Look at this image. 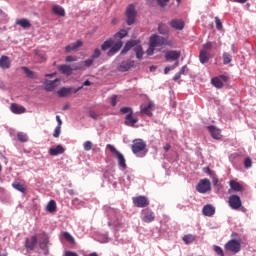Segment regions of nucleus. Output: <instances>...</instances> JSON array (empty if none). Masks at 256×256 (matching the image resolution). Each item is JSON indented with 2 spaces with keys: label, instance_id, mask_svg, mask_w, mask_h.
I'll return each instance as SVG.
<instances>
[{
  "label": "nucleus",
  "instance_id": "1",
  "mask_svg": "<svg viewBox=\"0 0 256 256\" xmlns=\"http://www.w3.org/2000/svg\"><path fill=\"white\" fill-rule=\"evenodd\" d=\"M133 51L136 53V57L141 60L143 59V55H145V52L143 51V47L141 46V41L139 40H129L123 50L122 53H127L128 51Z\"/></svg>",
  "mask_w": 256,
  "mask_h": 256
},
{
  "label": "nucleus",
  "instance_id": "2",
  "mask_svg": "<svg viewBox=\"0 0 256 256\" xmlns=\"http://www.w3.org/2000/svg\"><path fill=\"white\" fill-rule=\"evenodd\" d=\"M147 144L143 139H136L133 141V144L131 146L132 152L134 155H137V157H145L147 154Z\"/></svg>",
  "mask_w": 256,
  "mask_h": 256
},
{
  "label": "nucleus",
  "instance_id": "3",
  "mask_svg": "<svg viewBox=\"0 0 256 256\" xmlns=\"http://www.w3.org/2000/svg\"><path fill=\"white\" fill-rule=\"evenodd\" d=\"M106 149H109V151L114 155V157L117 158L119 167H122V169H127V163L125 162V156L115 146L112 144L106 145Z\"/></svg>",
  "mask_w": 256,
  "mask_h": 256
},
{
  "label": "nucleus",
  "instance_id": "4",
  "mask_svg": "<svg viewBox=\"0 0 256 256\" xmlns=\"http://www.w3.org/2000/svg\"><path fill=\"white\" fill-rule=\"evenodd\" d=\"M224 248L226 251H231V253H239L241 251V241L231 239L225 244Z\"/></svg>",
  "mask_w": 256,
  "mask_h": 256
},
{
  "label": "nucleus",
  "instance_id": "5",
  "mask_svg": "<svg viewBox=\"0 0 256 256\" xmlns=\"http://www.w3.org/2000/svg\"><path fill=\"white\" fill-rule=\"evenodd\" d=\"M196 190L198 193H207V191H211V181L207 178L200 180L196 186Z\"/></svg>",
  "mask_w": 256,
  "mask_h": 256
},
{
  "label": "nucleus",
  "instance_id": "6",
  "mask_svg": "<svg viewBox=\"0 0 256 256\" xmlns=\"http://www.w3.org/2000/svg\"><path fill=\"white\" fill-rule=\"evenodd\" d=\"M229 207L231 209H234V211H237L238 209H241V206L243 205V202H241V197L237 195H231L228 198Z\"/></svg>",
  "mask_w": 256,
  "mask_h": 256
},
{
  "label": "nucleus",
  "instance_id": "7",
  "mask_svg": "<svg viewBox=\"0 0 256 256\" xmlns=\"http://www.w3.org/2000/svg\"><path fill=\"white\" fill-rule=\"evenodd\" d=\"M127 25H133L135 23V18L137 17V11L133 4L129 5L126 10Z\"/></svg>",
  "mask_w": 256,
  "mask_h": 256
},
{
  "label": "nucleus",
  "instance_id": "8",
  "mask_svg": "<svg viewBox=\"0 0 256 256\" xmlns=\"http://www.w3.org/2000/svg\"><path fill=\"white\" fill-rule=\"evenodd\" d=\"M165 43H167V40L157 34L150 37V45H152V47H163Z\"/></svg>",
  "mask_w": 256,
  "mask_h": 256
},
{
  "label": "nucleus",
  "instance_id": "9",
  "mask_svg": "<svg viewBox=\"0 0 256 256\" xmlns=\"http://www.w3.org/2000/svg\"><path fill=\"white\" fill-rule=\"evenodd\" d=\"M133 204L138 208H145L149 206V199L145 196H137L133 198Z\"/></svg>",
  "mask_w": 256,
  "mask_h": 256
},
{
  "label": "nucleus",
  "instance_id": "10",
  "mask_svg": "<svg viewBox=\"0 0 256 256\" xmlns=\"http://www.w3.org/2000/svg\"><path fill=\"white\" fill-rule=\"evenodd\" d=\"M131 67H135V61L133 60H125L122 61L119 66L117 67L118 71L121 73H125L131 69Z\"/></svg>",
  "mask_w": 256,
  "mask_h": 256
},
{
  "label": "nucleus",
  "instance_id": "11",
  "mask_svg": "<svg viewBox=\"0 0 256 256\" xmlns=\"http://www.w3.org/2000/svg\"><path fill=\"white\" fill-rule=\"evenodd\" d=\"M37 236H31L30 238L25 239V248L27 251H35V247H37Z\"/></svg>",
  "mask_w": 256,
  "mask_h": 256
},
{
  "label": "nucleus",
  "instance_id": "12",
  "mask_svg": "<svg viewBox=\"0 0 256 256\" xmlns=\"http://www.w3.org/2000/svg\"><path fill=\"white\" fill-rule=\"evenodd\" d=\"M142 213V221L144 223H153V221H155V212L151 211V209H145Z\"/></svg>",
  "mask_w": 256,
  "mask_h": 256
},
{
  "label": "nucleus",
  "instance_id": "13",
  "mask_svg": "<svg viewBox=\"0 0 256 256\" xmlns=\"http://www.w3.org/2000/svg\"><path fill=\"white\" fill-rule=\"evenodd\" d=\"M229 185V193H231V191H234V193H243V191H245V187L235 180H230Z\"/></svg>",
  "mask_w": 256,
  "mask_h": 256
},
{
  "label": "nucleus",
  "instance_id": "14",
  "mask_svg": "<svg viewBox=\"0 0 256 256\" xmlns=\"http://www.w3.org/2000/svg\"><path fill=\"white\" fill-rule=\"evenodd\" d=\"M169 25L172 29H176V31H183L185 29V22L181 19H173L169 22Z\"/></svg>",
  "mask_w": 256,
  "mask_h": 256
},
{
  "label": "nucleus",
  "instance_id": "15",
  "mask_svg": "<svg viewBox=\"0 0 256 256\" xmlns=\"http://www.w3.org/2000/svg\"><path fill=\"white\" fill-rule=\"evenodd\" d=\"M60 79H55L53 81L46 80L44 82V89L45 91H53V89H56V87H59Z\"/></svg>",
  "mask_w": 256,
  "mask_h": 256
},
{
  "label": "nucleus",
  "instance_id": "16",
  "mask_svg": "<svg viewBox=\"0 0 256 256\" xmlns=\"http://www.w3.org/2000/svg\"><path fill=\"white\" fill-rule=\"evenodd\" d=\"M138 122L139 119L137 117H133V111H131L125 117V125H127V127H135V124H137Z\"/></svg>",
  "mask_w": 256,
  "mask_h": 256
},
{
  "label": "nucleus",
  "instance_id": "17",
  "mask_svg": "<svg viewBox=\"0 0 256 256\" xmlns=\"http://www.w3.org/2000/svg\"><path fill=\"white\" fill-rule=\"evenodd\" d=\"M179 57H181V52H179L177 50H171V51L166 52V54H165L166 61H177V59H179Z\"/></svg>",
  "mask_w": 256,
  "mask_h": 256
},
{
  "label": "nucleus",
  "instance_id": "18",
  "mask_svg": "<svg viewBox=\"0 0 256 256\" xmlns=\"http://www.w3.org/2000/svg\"><path fill=\"white\" fill-rule=\"evenodd\" d=\"M121 47H123V41L118 40V41L111 47V49L108 51V56H109V57H113V55H115L116 53H119V51L121 50Z\"/></svg>",
  "mask_w": 256,
  "mask_h": 256
},
{
  "label": "nucleus",
  "instance_id": "19",
  "mask_svg": "<svg viewBox=\"0 0 256 256\" xmlns=\"http://www.w3.org/2000/svg\"><path fill=\"white\" fill-rule=\"evenodd\" d=\"M121 47H123V41L118 40V41L111 47V49L108 51V56H109V57H113V55H115L116 53H119V51L121 50Z\"/></svg>",
  "mask_w": 256,
  "mask_h": 256
},
{
  "label": "nucleus",
  "instance_id": "20",
  "mask_svg": "<svg viewBox=\"0 0 256 256\" xmlns=\"http://www.w3.org/2000/svg\"><path fill=\"white\" fill-rule=\"evenodd\" d=\"M59 73H62V75H66L69 77V75H73V68L67 64H62L58 66Z\"/></svg>",
  "mask_w": 256,
  "mask_h": 256
},
{
  "label": "nucleus",
  "instance_id": "21",
  "mask_svg": "<svg viewBox=\"0 0 256 256\" xmlns=\"http://www.w3.org/2000/svg\"><path fill=\"white\" fill-rule=\"evenodd\" d=\"M65 153V148L63 145H57L55 148H50L49 149V155L52 157H57V155H63Z\"/></svg>",
  "mask_w": 256,
  "mask_h": 256
},
{
  "label": "nucleus",
  "instance_id": "22",
  "mask_svg": "<svg viewBox=\"0 0 256 256\" xmlns=\"http://www.w3.org/2000/svg\"><path fill=\"white\" fill-rule=\"evenodd\" d=\"M10 110L15 115H22V113H25L27 109L23 106H19L17 103H12L10 106Z\"/></svg>",
  "mask_w": 256,
  "mask_h": 256
},
{
  "label": "nucleus",
  "instance_id": "23",
  "mask_svg": "<svg viewBox=\"0 0 256 256\" xmlns=\"http://www.w3.org/2000/svg\"><path fill=\"white\" fill-rule=\"evenodd\" d=\"M202 213L204 217H213L215 215V208L211 204H207L203 207Z\"/></svg>",
  "mask_w": 256,
  "mask_h": 256
},
{
  "label": "nucleus",
  "instance_id": "24",
  "mask_svg": "<svg viewBox=\"0 0 256 256\" xmlns=\"http://www.w3.org/2000/svg\"><path fill=\"white\" fill-rule=\"evenodd\" d=\"M207 129L213 139H221V130L219 128L215 126H208Z\"/></svg>",
  "mask_w": 256,
  "mask_h": 256
},
{
  "label": "nucleus",
  "instance_id": "25",
  "mask_svg": "<svg viewBox=\"0 0 256 256\" xmlns=\"http://www.w3.org/2000/svg\"><path fill=\"white\" fill-rule=\"evenodd\" d=\"M0 67L1 69H11V60L9 56L0 57Z\"/></svg>",
  "mask_w": 256,
  "mask_h": 256
},
{
  "label": "nucleus",
  "instance_id": "26",
  "mask_svg": "<svg viewBox=\"0 0 256 256\" xmlns=\"http://www.w3.org/2000/svg\"><path fill=\"white\" fill-rule=\"evenodd\" d=\"M79 47H83V41L77 40L76 43L70 44L65 47L66 53H71V51H76V49H79Z\"/></svg>",
  "mask_w": 256,
  "mask_h": 256
},
{
  "label": "nucleus",
  "instance_id": "27",
  "mask_svg": "<svg viewBox=\"0 0 256 256\" xmlns=\"http://www.w3.org/2000/svg\"><path fill=\"white\" fill-rule=\"evenodd\" d=\"M38 239L41 248L47 246V243H49V238L47 237V234L45 232H40L38 234Z\"/></svg>",
  "mask_w": 256,
  "mask_h": 256
},
{
  "label": "nucleus",
  "instance_id": "28",
  "mask_svg": "<svg viewBox=\"0 0 256 256\" xmlns=\"http://www.w3.org/2000/svg\"><path fill=\"white\" fill-rule=\"evenodd\" d=\"M16 25L22 27V29H29L31 27V21L26 18H22L16 21Z\"/></svg>",
  "mask_w": 256,
  "mask_h": 256
},
{
  "label": "nucleus",
  "instance_id": "29",
  "mask_svg": "<svg viewBox=\"0 0 256 256\" xmlns=\"http://www.w3.org/2000/svg\"><path fill=\"white\" fill-rule=\"evenodd\" d=\"M52 11L55 15H58L59 17H65V9L59 5H54L52 7Z\"/></svg>",
  "mask_w": 256,
  "mask_h": 256
},
{
  "label": "nucleus",
  "instance_id": "30",
  "mask_svg": "<svg viewBox=\"0 0 256 256\" xmlns=\"http://www.w3.org/2000/svg\"><path fill=\"white\" fill-rule=\"evenodd\" d=\"M73 91V88H67V87H63L60 90H58L57 94L59 97H67L69 95H71V92Z\"/></svg>",
  "mask_w": 256,
  "mask_h": 256
},
{
  "label": "nucleus",
  "instance_id": "31",
  "mask_svg": "<svg viewBox=\"0 0 256 256\" xmlns=\"http://www.w3.org/2000/svg\"><path fill=\"white\" fill-rule=\"evenodd\" d=\"M199 61L202 64L207 63L209 61V53L205 50H200Z\"/></svg>",
  "mask_w": 256,
  "mask_h": 256
},
{
  "label": "nucleus",
  "instance_id": "32",
  "mask_svg": "<svg viewBox=\"0 0 256 256\" xmlns=\"http://www.w3.org/2000/svg\"><path fill=\"white\" fill-rule=\"evenodd\" d=\"M151 111H153V103L151 102L147 106L141 109V113H143L144 115H147L148 117H151V115H153Z\"/></svg>",
  "mask_w": 256,
  "mask_h": 256
},
{
  "label": "nucleus",
  "instance_id": "33",
  "mask_svg": "<svg viewBox=\"0 0 256 256\" xmlns=\"http://www.w3.org/2000/svg\"><path fill=\"white\" fill-rule=\"evenodd\" d=\"M46 210L48 213H55L57 211V203L55 200H50L47 204Z\"/></svg>",
  "mask_w": 256,
  "mask_h": 256
},
{
  "label": "nucleus",
  "instance_id": "34",
  "mask_svg": "<svg viewBox=\"0 0 256 256\" xmlns=\"http://www.w3.org/2000/svg\"><path fill=\"white\" fill-rule=\"evenodd\" d=\"M211 83L214 87H216V89H223V81H221V78H212Z\"/></svg>",
  "mask_w": 256,
  "mask_h": 256
},
{
  "label": "nucleus",
  "instance_id": "35",
  "mask_svg": "<svg viewBox=\"0 0 256 256\" xmlns=\"http://www.w3.org/2000/svg\"><path fill=\"white\" fill-rule=\"evenodd\" d=\"M12 186L14 187V189H16V191H20V193H27V188H25V185L19 182H14Z\"/></svg>",
  "mask_w": 256,
  "mask_h": 256
},
{
  "label": "nucleus",
  "instance_id": "36",
  "mask_svg": "<svg viewBox=\"0 0 256 256\" xmlns=\"http://www.w3.org/2000/svg\"><path fill=\"white\" fill-rule=\"evenodd\" d=\"M211 49H217V42H207L203 45L202 51H211Z\"/></svg>",
  "mask_w": 256,
  "mask_h": 256
},
{
  "label": "nucleus",
  "instance_id": "37",
  "mask_svg": "<svg viewBox=\"0 0 256 256\" xmlns=\"http://www.w3.org/2000/svg\"><path fill=\"white\" fill-rule=\"evenodd\" d=\"M62 237H64L65 240L71 245H75V238L72 235H70L69 232H63Z\"/></svg>",
  "mask_w": 256,
  "mask_h": 256
},
{
  "label": "nucleus",
  "instance_id": "38",
  "mask_svg": "<svg viewBox=\"0 0 256 256\" xmlns=\"http://www.w3.org/2000/svg\"><path fill=\"white\" fill-rule=\"evenodd\" d=\"M111 47H113V39H108L101 45L102 51H107V49H111Z\"/></svg>",
  "mask_w": 256,
  "mask_h": 256
},
{
  "label": "nucleus",
  "instance_id": "39",
  "mask_svg": "<svg viewBox=\"0 0 256 256\" xmlns=\"http://www.w3.org/2000/svg\"><path fill=\"white\" fill-rule=\"evenodd\" d=\"M183 241L186 245H189V244L193 243V241H195V235H193V234L184 235Z\"/></svg>",
  "mask_w": 256,
  "mask_h": 256
},
{
  "label": "nucleus",
  "instance_id": "40",
  "mask_svg": "<svg viewBox=\"0 0 256 256\" xmlns=\"http://www.w3.org/2000/svg\"><path fill=\"white\" fill-rule=\"evenodd\" d=\"M127 35H129V32L125 29H122L114 35V38L123 39L124 37H127Z\"/></svg>",
  "mask_w": 256,
  "mask_h": 256
},
{
  "label": "nucleus",
  "instance_id": "41",
  "mask_svg": "<svg viewBox=\"0 0 256 256\" xmlns=\"http://www.w3.org/2000/svg\"><path fill=\"white\" fill-rule=\"evenodd\" d=\"M222 57L224 65H229V63H231V61L233 60V56H231V54L227 52H224Z\"/></svg>",
  "mask_w": 256,
  "mask_h": 256
},
{
  "label": "nucleus",
  "instance_id": "42",
  "mask_svg": "<svg viewBox=\"0 0 256 256\" xmlns=\"http://www.w3.org/2000/svg\"><path fill=\"white\" fill-rule=\"evenodd\" d=\"M158 31L161 35H167L169 33V28L165 24H159Z\"/></svg>",
  "mask_w": 256,
  "mask_h": 256
},
{
  "label": "nucleus",
  "instance_id": "43",
  "mask_svg": "<svg viewBox=\"0 0 256 256\" xmlns=\"http://www.w3.org/2000/svg\"><path fill=\"white\" fill-rule=\"evenodd\" d=\"M22 71H24V73L27 75V77H29L30 79H34L35 78V72L31 71L29 68H27L26 66L21 68Z\"/></svg>",
  "mask_w": 256,
  "mask_h": 256
},
{
  "label": "nucleus",
  "instance_id": "44",
  "mask_svg": "<svg viewBox=\"0 0 256 256\" xmlns=\"http://www.w3.org/2000/svg\"><path fill=\"white\" fill-rule=\"evenodd\" d=\"M18 139L21 141V143H27V134L23 133V132H19L17 134Z\"/></svg>",
  "mask_w": 256,
  "mask_h": 256
},
{
  "label": "nucleus",
  "instance_id": "45",
  "mask_svg": "<svg viewBox=\"0 0 256 256\" xmlns=\"http://www.w3.org/2000/svg\"><path fill=\"white\" fill-rule=\"evenodd\" d=\"M214 251H215L216 255L225 256V252H223V248H221L217 245H214Z\"/></svg>",
  "mask_w": 256,
  "mask_h": 256
},
{
  "label": "nucleus",
  "instance_id": "46",
  "mask_svg": "<svg viewBox=\"0 0 256 256\" xmlns=\"http://www.w3.org/2000/svg\"><path fill=\"white\" fill-rule=\"evenodd\" d=\"M99 57H101V50L96 48L91 58L95 61V59H99Z\"/></svg>",
  "mask_w": 256,
  "mask_h": 256
},
{
  "label": "nucleus",
  "instance_id": "47",
  "mask_svg": "<svg viewBox=\"0 0 256 256\" xmlns=\"http://www.w3.org/2000/svg\"><path fill=\"white\" fill-rule=\"evenodd\" d=\"M93 63H95V60L92 59L91 57L86 59L85 61H83L84 67H91V65H93Z\"/></svg>",
  "mask_w": 256,
  "mask_h": 256
},
{
  "label": "nucleus",
  "instance_id": "48",
  "mask_svg": "<svg viewBox=\"0 0 256 256\" xmlns=\"http://www.w3.org/2000/svg\"><path fill=\"white\" fill-rule=\"evenodd\" d=\"M253 165V161L251 160V158H245L244 160V167H246V169H249L250 167H252Z\"/></svg>",
  "mask_w": 256,
  "mask_h": 256
},
{
  "label": "nucleus",
  "instance_id": "49",
  "mask_svg": "<svg viewBox=\"0 0 256 256\" xmlns=\"http://www.w3.org/2000/svg\"><path fill=\"white\" fill-rule=\"evenodd\" d=\"M91 149H93V143L91 141H86L84 143V150L91 151Z\"/></svg>",
  "mask_w": 256,
  "mask_h": 256
},
{
  "label": "nucleus",
  "instance_id": "50",
  "mask_svg": "<svg viewBox=\"0 0 256 256\" xmlns=\"http://www.w3.org/2000/svg\"><path fill=\"white\" fill-rule=\"evenodd\" d=\"M89 85H91V81H89V80L84 81L82 86H80L74 90V93H78V91H81L82 87H89Z\"/></svg>",
  "mask_w": 256,
  "mask_h": 256
},
{
  "label": "nucleus",
  "instance_id": "51",
  "mask_svg": "<svg viewBox=\"0 0 256 256\" xmlns=\"http://www.w3.org/2000/svg\"><path fill=\"white\" fill-rule=\"evenodd\" d=\"M215 23H216V28L221 30L223 29V23L221 22V19L219 17H215Z\"/></svg>",
  "mask_w": 256,
  "mask_h": 256
},
{
  "label": "nucleus",
  "instance_id": "52",
  "mask_svg": "<svg viewBox=\"0 0 256 256\" xmlns=\"http://www.w3.org/2000/svg\"><path fill=\"white\" fill-rule=\"evenodd\" d=\"M171 0H156L159 7H167V3H169Z\"/></svg>",
  "mask_w": 256,
  "mask_h": 256
},
{
  "label": "nucleus",
  "instance_id": "53",
  "mask_svg": "<svg viewBox=\"0 0 256 256\" xmlns=\"http://www.w3.org/2000/svg\"><path fill=\"white\" fill-rule=\"evenodd\" d=\"M61 135V126H56L53 137L57 138Z\"/></svg>",
  "mask_w": 256,
  "mask_h": 256
},
{
  "label": "nucleus",
  "instance_id": "54",
  "mask_svg": "<svg viewBox=\"0 0 256 256\" xmlns=\"http://www.w3.org/2000/svg\"><path fill=\"white\" fill-rule=\"evenodd\" d=\"M110 103H111L112 107H115V105H117V95H113L110 98Z\"/></svg>",
  "mask_w": 256,
  "mask_h": 256
},
{
  "label": "nucleus",
  "instance_id": "55",
  "mask_svg": "<svg viewBox=\"0 0 256 256\" xmlns=\"http://www.w3.org/2000/svg\"><path fill=\"white\" fill-rule=\"evenodd\" d=\"M155 53V46L150 44L149 48L147 49V55H153Z\"/></svg>",
  "mask_w": 256,
  "mask_h": 256
},
{
  "label": "nucleus",
  "instance_id": "56",
  "mask_svg": "<svg viewBox=\"0 0 256 256\" xmlns=\"http://www.w3.org/2000/svg\"><path fill=\"white\" fill-rule=\"evenodd\" d=\"M65 61L66 63H73V61H77V57L67 56Z\"/></svg>",
  "mask_w": 256,
  "mask_h": 256
},
{
  "label": "nucleus",
  "instance_id": "57",
  "mask_svg": "<svg viewBox=\"0 0 256 256\" xmlns=\"http://www.w3.org/2000/svg\"><path fill=\"white\" fill-rule=\"evenodd\" d=\"M120 111L125 114V113H131L133 111L130 107H122Z\"/></svg>",
  "mask_w": 256,
  "mask_h": 256
},
{
  "label": "nucleus",
  "instance_id": "58",
  "mask_svg": "<svg viewBox=\"0 0 256 256\" xmlns=\"http://www.w3.org/2000/svg\"><path fill=\"white\" fill-rule=\"evenodd\" d=\"M89 115H90V117L92 118V119H98V115H97V113H95V111H90L89 112Z\"/></svg>",
  "mask_w": 256,
  "mask_h": 256
},
{
  "label": "nucleus",
  "instance_id": "59",
  "mask_svg": "<svg viewBox=\"0 0 256 256\" xmlns=\"http://www.w3.org/2000/svg\"><path fill=\"white\" fill-rule=\"evenodd\" d=\"M181 73H176L175 75H174V77H173V81H179L180 79H181Z\"/></svg>",
  "mask_w": 256,
  "mask_h": 256
},
{
  "label": "nucleus",
  "instance_id": "60",
  "mask_svg": "<svg viewBox=\"0 0 256 256\" xmlns=\"http://www.w3.org/2000/svg\"><path fill=\"white\" fill-rule=\"evenodd\" d=\"M56 121L58 123L57 127H61V125H63V121H61V117L59 115L56 116Z\"/></svg>",
  "mask_w": 256,
  "mask_h": 256
},
{
  "label": "nucleus",
  "instance_id": "61",
  "mask_svg": "<svg viewBox=\"0 0 256 256\" xmlns=\"http://www.w3.org/2000/svg\"><path fill=\"white\" fill-rule=\"evenodd\" d=\"M65 256H78L76 252L66 251Z\"/></svg>",
  "mask_w": 256,
  "mask_h": 256
},
{
  "label": "nucleus",
  "instance_id": "62",
  "mask_svg": "<svg viewBox=\"0 0 256 256\" xmlns=\"http://www.w3.org/2000/svg\"><path fill=\"white\" fill-rule=\"evenodd\" d=\"M169 71H173L171 66H168V67H166V68L164 69L165 75H167V74L169 73Z\"/></svg>",
  "mask_w": 256,
  "mask_h": 256
},
{
  "label": "nucleus",
  "instance_id": "63",
  "mask_svg": "<svg viewBox=\"0 0 256 256\" xmlns=\"http://www.w3.org/2000/svg\"><path fill=\"white\" fill-rule=\"evenodd\" d=\"M185 69H187V65H184V66L180 69L179 73L182 74V75H184V74H185Z\"/></svg>",
  "mask_w": 256,
  "mask_h": 256
},
{
  "label": "nucleus",
  "instance_id": "64",
  "mask_svg": "<svg viewBox=\"0 0 256 256\" xmlns=\"http://www.w3.org/2000/svg\"><path fill=\"white\" fill-rule=\"evenodd\" d=\"M204 173H208V175H211V169L209 167L204 168Z\"/></svg>",
  "mask_w": 256,
  "mask_h": 256
}]
</instances>
